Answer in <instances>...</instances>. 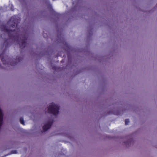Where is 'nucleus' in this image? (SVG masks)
I'll use <instances>...</instances> for the list:
<instances>
[{"label": "nucleus", "mask_w": 157, "mask_h": 157, "mask_svg": "<svg viewBox=\"0 0 157 157\" xmlns=\"http://www.w3.org/2000/svg\"><path fill=\"white\" fill-rule=\"evenodd\" d=\"M59 107L54 103H52L50 105L48 108V112L56 115L59 112Z\"/></svg>", "instance_id": "nucleus-1"}, {"label": "nucleus", "mask_w": 157, "mask_h": 157, "mask_svg": "<svg viewBox=\"0 0 157 157\" xmlns=\"http://www.w3.org/2000/svg\"><path fill=\"white\" fill-rule=\"evenodd\" d=\"M52 124L50 122L45 124L43 126V129L44 131H45L48 129L50 127Z\"/></svg>", "instance_id": "nucleus-2"}, {"label": "nucleus", "mask_w": 157, "mask_h": 157, "mask_svg": "<svg viewBox=\"0 0 157 157\" xmlns=\"http://www.w3.org/2000/svg\"><path fill=\"white\" fill-rule=\"evenodd\" d=\"M20 123L23 125H25L23 119L22 118H21L20 119Z\"/></svg>", "instance_id": "nucleus-3"}, {"label": "nucleus", "mask_w": 157, "mask_h": 157, "mask_svg": "<svg viewBox=\"0 0 157 157\" xmlns=\"http://www.w3.org/2000/svg\"><path fill=\"white\" fill-rule=\"evenodd\" d=\"M129 122V121L128 119H126L125 120V123L126 125L128 124V123Z\"/></svg>", "instance_id": "nucleus-4"}, {"label": "nucleus", "mask_w": 157, "mask_h": 157, "mask_svg": "<svg viewBox=\"0 0 157 157\" xmlns=\"http://www.w3.org/2000/svg\"><path fill=\"white\" fill-rule=\"evenodd\" d=\"M17 153L16 151H12V153L13 154H16Z\"/></svg>", "instance_id": "nucleus-5"}]
</instances>
